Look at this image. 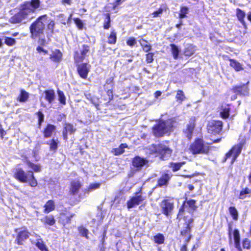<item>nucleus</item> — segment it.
<instances>
[{
  "label": "nucleus",
  "mask_w": 251,
  "mask_h": 251,
  "mask_svg": "<svg viewBox=\"0 0 251 251\" xmlns=\"http://www.w3.org/2000/svg\"><path fill=\"white\" fill-rule=\"evenodd\" d=\"M230 65L236 71H240L243 70V68L240 63L235 60L230 59Z\"/></svg>",
  "instance_id": "nucleus-27"
},
{
  "label": "nucleus",
  "mask_w": 251,
  "mask_h": 251,
  "mask_svg": "<svg viewBox=\"0 0 251 251\" xmlns=\"http://www.w3.org/2000/svg\"><path fill=\"white\" fill-rule=\"evenodd\" d=\"M187 243H186V242H185V244L181 247L180 251H187Z\"/></svg>",
  "instance_id": "nucleus-64"
},
{
  "label": "nucleus",
  "mask_w": 251,
  "mask_h": 251,
  "mask_svg": "<svg viewBox=\"0 0 251 251\" xmlns=\"http://www.w3.org/2000/svg\"><path fill=\"white\" fill-rule=\"evenodd\" d=\"M148 163V161L144 158L139 156H136L132 161L133 166L136 168L137 170L141 169L143 166L146 165Z\"/></svg>",
  "instance_id": "nucleus-15"
},
{
  "label": "nucleus",
  "mask_w": 251,
  "mask_h": 251,
  "mask_svg": "<svg viewBox=\"0 0 251 251\" xmlns=\"http://www.w3.org/2000/svg\"><path fill=\"white\" fill-rule=\"evenodd\" d=\"M191 227L189 225V224H184L183 228L181 231V235L186 237L185 241L188 243L192 237L191 235Z\"/></svg>",
  "instance_id": "nucleus-16"
},
{
  "label": "nucleus",
  "mask_w": 251,
  "mask_h": 251,
  "mask_svg": "<svg viewBox=\"0 0 251 251\" xmlns=\"http://www.w3.org/2000/svg\"><path fill=\"white\" fill-rule=\"evenodd\" d=\"M90 47L87 45H83L80 50V60L82 61L86 56V54L89 52Z\"/></svg>",
  "instance_id": "nucleus-34"
},
{
  "label": "nucleus",
  "mask_w": 251,
  "mask_h": 251,
  "mask_svg": "<svg viewBox=\"0 0 251 251\" xmlns=\"http://www.w3.org/2000/svg\"><path fill=\"white\" fill-rule=\"evenodd\" d=\"M44 212L46 213H49L50 211L53 210L55 208L54 202L52 200L48 201L45 204Z\"/></svg>",
  "instance_id": "nucleus-25"
},
{
  "label": "nucleus",
  "mask_w": 251,
  "mask_h": 251,
  "mask_svg": "<svg viewBox=\"0 0 251 251\" xmlns=\"http://www.w3.org/2000/svg\"><path fill=\"white\" fill-rule=\"evenodd\" d=\"M251 192V190L248 188H245L241 191L240 193V195L239 196V198L240 199H244L246 197L247 194H249Z\"/></svg>",
  "instance_id": "nucleus-41"
},
{
  "label": "nucleus",
  "mask_w": 251,
  "mask_h": 251,
  "mask_svg": "<svg viewBox=\"0 0 251 251\" xmlns=\"http://www.w3.org/2000/svg\"><path fill=\"white\" fill-rule=\"evenodd\" d=\"M195 118L192 117L189 121V124L187 125V128L184 131L186 133V137L190 139L192 137V134L193 132L194 128L195 126Z\"/></svg>",
  "instance_id": "nucleus-12"
},
{
  "label": "nucleus",
  "mask_w": 251,
  "mask_h": 251,
  "mask_svg": "<svg viewBox=\"0 0 251 251\" xmlns=\"http://www.w3.org/2000/svg\"><path fill=\"white\" fill-rule=\"evenodd\" d=\"M161 210L166 216L171 215L174 209V203L169 200H163L160 203Z\"/></svg>",
  "instance_id": "nucleus-9"
},
{
  "label": "nucleus",
  "mask_w": 251,
  "mask_h": 251,
  "mask_svg": "<svg viewBox=\"0 0 251 251\" xmlns=\"http://www.w3.org/2000/svg\"><path fill=\"white\" fill-rule=\"evenodd\" d=\"M236 13L238 20L244 26H245L246 23L244 21V18L246 16L245 12L239 8H237Z\"/></svg>",
  "instance_id": "nucleus-22"
},
{
  "label": "nucleus",
  "mask_w": 251,
  "mask_h": 251,
  "mask_svg": "<svg viewBox=\"0 0 251 251\" xmlns=\"http://www.w3.org/2000/svg\"><path fill=\"white\" fill-rule=\"evenodd\" d=\"M4 43L7 45L11 46L15 44L16 40L12 38L5 37L4 38Z\"/></svg>",
  "instance_id": "nucleus-47"
},
{
  "label": "nucleus",
  "mask_w": 251,
  "mask_h": 251,
  "mask_svg": "<svg viewBox=\"0 0 251 251\" xmlns=\"http://www.w3.org/2000/svg\"><path fill=\"white\" fill-rule=\"evenodd\" d=\"M37 115L38 117V125L39 126H40L42 123L43 122L44 120V115L42 111H39L37 113Z\"/></svg>",
  "instance_id": "nucleus-50"
},
{
  "label": "nucleus",
  "mask_w": 251,
  "mask_h": 251,
  "mask_svg": "<svg viewBox=\"0 0 251 251\" xmlns=\"http://www.w3.org/2000/svg\"><path fill=\"white\" fill-rule=\"evenodd\" d=\"M153 54L152 53H149L146 54V61L147 62V63H150L153 61Z\"/></svg>",
  "instance_id": "nucleus-58"
},
{
  "label": "nucleus",
  "mask_w": 251,
  "mask_h": 251,
  "mask_svg": "<svg viewBox=\"0 0 251 251\" xmlns=\"http://www.w3.org/2000/svg\"><path fill=\"white\" fill-rule=\"evenodd\" d=\"M81 186L80 182L78 180H75L71 182L70 192L73 195H76L78 193L79 189Z\"/></svg>",
  "instance_id": "nucleus-18"
},
{
  "label": "nucleus",
  "mask_w": 251,
  "mask_h": 251,
  "mask_svg": "<svg viewBox=\"0 0 251 251\" xmlns=\"http://www.w3.org/2000/svg\"><path fill=\"white\" fill-rule=\"evenodd\" d=\"M232 229L231 225H229L228 226V236L229 239V244H231L232 243V238H231V232Z\"/></svg>",
  "instance_id": "nucleus-60"
},
{
  "label": "nucleus",
  "mask_w": 251,
  "mask_h": 251,
  "mask_svg": "<svg viewBox=\"0 0 251 251\" xmlns=\"http://www.w3.org/2000/svg\"><path fill=\"white\" fill-rule=\"evenodd\" d=\"M78 231L80 234L81 236L85 237L87 239H89L88 236L89 230L83 226H80L78 227Z\"/></svg>",
  "instance_id": "nucleus-30"
},
{
  "label": "nucleus",
  "mask_w": 251,
  "mask_h": 251,
  "mask_svg": "<svg viewBox=\"0 0 251 251\" xmlns=\"http://www.w3.org/2000/svg\"><path fill=\"white\" fill-rule=\"evenodd\" d=\"M164 240V236L161 233H158L153 236V241L155 243L157 244H163Z\"/></svg>",
  "instance_id": "nucleus-28"
},
{
  "label": "nucleus",
  "mask_w": 251,
  "mask_h": 251,
  "mask_svg": "<svg viewBox=\"0 0 251 251\" xmlns=\"http://www.w3.org/2000/svg\"><path fill=\"white\" fill-rule=\"evenodd\" d=\"M223 123L220 121L212 120L208 122L207 130L211 134H219L222 130Z\"/></svg>",
  "instance_id": "nucleus-8"
},
{
  "label": "nucleus",
  "mask_w": 251,
  "mask_h": 251,
  "mask_svg": "<svg viewBox=\"0 0 251 251\" xmlns=\"http://www.w3.org/2000/svg\"><path fill=\"white\" fill-rule=\"evenodd\" d=\"M163 12V10L162 9H159L158 10L154 11L152 13V15H153V17H157L159 14H161Z\"/></svg>",
  "instance_id": "nucleus-61"
},
{
  "label": "nucleus",
  "mask_w": 251,
  "mask_h": 251,
  "mask_svg": "<svg viewBox=\"0 0 251 251\" xmlns=\"http://www.w3.org/2000/svg\"><path fill=\"white\" fill-rule=\"evenodd\" d=\"M56 21L62 24L65 25L66 24V18L63 14H59L56 16Z\"/></svg>",
  "instance_id": "nucleus-45"
},
{
  "label": "nucleus",
  "mask_w": 251,
  "mask_h": 251,
  "mask_svg": "<svg viewBox=\"0 0 251 251\" xmlns=\"http://www.w3.org/2000/svg\"><path fill=\"white\" fill-rule=\"evenodd\" d=\"M127 45L132 47L136 44V41L134 38H130L126 42Z\"/></svg>",
  "instance_id": "nucleus-57"
},
{
  "label": "nucleus",
  "mask_w": 251,
  "mask_h": 251,
  "mask_svg": "<svg viewBox=\"0 0 251 251\" xmlns=\"http://www.w3.org/2000/svg\"><path fill=\"white\" fill-rule=\"evenodd\" d=\"M84 95L86 99L89 100H90L93 97V96L90 93L88 92L85 93Z\"/></svg>",
  "instance_id": "nucleus-63"
},
{
  "label": "nucleus",
  "mask_w": 251,
  "mask_h": 251,
  "mask_svg": "<svg viewBox=\"0 0 251 251\" xmlns=\"http://www.w3.org/2000/svg\"><path fill=\"white\" fill-rule=\"evenodd\" d=\"M250 241L248 239H245L243 242V247L244 249H250Z\"/></svg>",
  "instance_id": "nucleus-56"
},
{
  "label": "nucleus",
  "mask_w": 251,
  "mask_h": 251,
  "mask_svg": "<svg viewBox=\"0 0 251 251\" xmlns=\"http://www.w3.org/2000/svg\"><path fill=\"white\" fill-rule=\"evenodd\" d=\"M190 150L193 154L207 153L209 151V147L204 144L203 140L198 138L192 143Z\"/></svg>",
  "instance_id": "nucleus-4"
},
{
  "label": "nucleus",
  "mask_w": 251,
  "mask_h": 251,
  "mask_svg": "<svg viewBox=\"0 0 251 251\" xmlns=\"http://www.w3.org/2000/svg\"><path fill=\"white\" fill-rule=\"evenodd\" d=\"M110 17L109 14H107L106 17V20L105 21L103 27L104 29H108L110 26Z\"/></svg>",
  "instance_id": "nucleus-52"
},
{
  "label": "nucleus",
  "mask_w": 251,
  "mask_h": 251,
  "mask_svg": "<svg viewBox=\"0 0 251 251\" xmlns=\"http://www.w3.org/2000/svg\"><path fill=\"white\" fill-rule=\"evenodd\" d=\"M48 16L43 15L39 16L29 27L31 38L33 39H38V43L41 45L47 44L45 39V23H47Z\"/></svg>",
  "instance_id": "nucleus-2"
},
{
  "label": "nucleus",
  "mask_w": 251,
  "mask_h": 251,
  "mask_svg": "<svg viewBox=\"0 0 251 251\" xmlns=\"http://www.w3.org/2000/svg\"><path fill=\"white\" fill-rule=\"evenodd\" d=\"M58 95V100L59 102L63 105L66 104V97L64 94V93L60 90L57 91Z\"/></svg>",
  "instance_id": "nucleus-40"
},
{
  "label": "nucleus",
  "mask_w": 251,
  "mask_h": 251,
  "mask_svg": "<svg viewBox=\"0 0 251 251\" xmlns=\"http://www.w3.org/2000/svg\"><path fill=\"white\" fill-rule=\"evenodd\" d=\"M233 235L234 241V246L235 248H239L240 244V235L239 230L235 229L233 232Z\"/></svg>",
  "instance_id": "nucleus-24"
},
{
  "label": "nucleus",
  "mask_w": 251,
  "mask_h": 251,
  "mask_svg": "<svg viewBox=\"0 0 251 251\" xmlns=\"http://www.w3.org/2000/svg\"><path fill=\"white\" fill-rule=\"evenodd\" d=\"M57 145L58 143L54 139H52L50 144V150L55 151L57 149Z\"/></svg>",
  "instance_id": "nucleus-53"
},
{
  "label": "nucleus",
  "mask_w": 251,
  "mask_h": 251,
  "mask_svg": "<svg viewBox=\"0 0 251 251\" xmlns=\"http://www.w3.org/2000/svg\"><path fill=\"white\" fill-rule=\"evenodd\" d=\"M194 47L192 45H189L185 48L184 54L185 56H190L192 55L195 52Z\"/></svg>",
  "instance_id": "nucleus-35"
},
{
  "label": "nucleus",
  "mask_w": 251,
  "mask_h": 251,
  "mask_svg": "<svg viewBox=\"0 0 251 251\" xmlns=\"http://www.w3.org/2000/svg\"><path fill=\"white\" fill-rule=\"evenodd\" d=\"M170 179V176L169 174L163 175L158 180V185L160 187L167 185Z\"/></svg>",
  "instance_id": "nucleus-20"
},
{
  "label": "nucleus",
  "mask_w": 251,
  "mask_h": 251,
  "mask_svg": "<svg viewBox=\"0 0 251 251\" xmlns=\"http://www.w3.org/2000/svg\"><path fill=\"white\" fill-rule=\"evenodd\" d=\"M116 34L114 31H112L108 38V42L110 44H114L116 42Z\"/></svg>",
  "instance_id": "nucleus-44"
},
{
  "label": "nucleus",
  "mask_w": 251,
  "mask_h": 251,
  "mask_svg": "<svg viewBox=\"0 0 251 251\" xmlns=\"http://www.w3.org/2000/svg\"><path fill=\"white\" fill-rule=\"evenodd\" d=\"M90 67V65L87 63H82L77 66V72L81 78L84 79L87 78Z\"/></svg>",
  "instance_id": "nucleus-11"
},
{
  "label": "nucleus",
  "mask_w": 251,
  "mask_h": 251,
  "mask_svg": "<svg viewBox=\"0 0 251 251\" xmlns=\"http://www.w3.org/2000/svg\"><path fill=\"white\" fill-rule=\"evenodd\" d=\"M172 128L169 121H160L153 127V133L156 137H161L170 131Z\"/></svg>",
  "instance_id": "nucleus-3"
},
{
  "label": "nucleus",
  "mask_w": 251,
  "mask_h": 251,
  "mask_svg": "<svg viewBox=\"0 0 251 251\" xmlns=\"http://www.w3.org/2000/svg\"><path fill=\"white\" fill-rule=\"evenodd\" d=\"M46 24H47V28L48 30H49L51 33H52L53 32L54 28L55 26L54 22L52 20L49 19L48 17L47 23H45V25Z\"/></svg>",
  "instance_id": "nucleus-38"
},
{
  "label": "nucleus",
  "mask_w": 251,
  "mask_h": 251,
  "mask_svg": "<svg viewBox=\"0 0 251 251\" xmlns=\"http://www.w3.org/2000/svg\"><path fill=\"white\" fill-rule=\"evenodd\" d=\"M186 204H187L192 210H195L197 208L196 206V201L193 200H190L186 201Z\"/></svg>",
  "instance_id": "nucleus-49"
},
{
  "label": "nucleus",
  "mask_w": 251,
  "mask_h": 251,
  "mask_svg": "<svg viewBox=\"0 0 251 251\" xmlns=\"http://www.w3.org/2000/svg\"><path fill=\"white\" fill-rule=\"evenodd\" d=\"M29 176H33V172L28 171L25 172L20 168H16L14 173V177L22 183H26L28 181Z\"/></svg>",
  "instance_id": "nucleus-7"
},
{
  "label": "nucleus",
  "mask_w": 251,
  "mask_h": 251,
  "mask_svg": "<svg viewBox=\"0 0 251 251\" xmlns=\"http://www.w3.org/2000/svg\"><path fill=\"white\" fill-rule=\"evenodd\" d=\"M64 130L67 133H73L75 131V128L74 127L73 125L66 124L64 127Z\"/></svg>",
  "instance_id": "nucleus-43"
},
{
  "label": "nucleus",
  "mask_w": 251,
  "mask_h": 251,
  "mask_svg": "<svg viewBox=\"0 0 251 251\" xmlns=\"http://www.w3.org/2000/svg\"><path fill=\"white\" fill-rule=\"evenodd\" d=\"M100 183H96L91 184L89 185L88 191H93L94 190L98 189L100 187Z\"/></svg>",
  "instance_id": "nucleus-55"
},
{
  "label": "nucleus",
  "mask_w": 251,
  "mask_h": 251,
  "mask_svg": "<svg viewBox=\"0 0 251 251\" xmlns=\"http://www.w3.org/2000/svg\"><path fill=\"white\" fill-rule=\"evenodd\" d=\"M249 83V82L248 81L246 85L244 84L241 86H237L234 87L232 89L233 93L236 95H241L244 96L248 95L249 93V88L246 85Z\"/></svg>",
  "instance_id": "nucleus-14"
},
{
  "label": "nucleus",
  "mask_w": 251,
  "mask_h": 251,
  "mask_svg": "<svg viewBox=\"0 0 251 251\" xmlns=\"http://www.w3.org/2000/svg\"><path fill=\"white\" fill-rule=\"evenodd\" d=\"M139 42L144 51L148 52L151 50V46L147 41L142 39L140 40Z\"/></svg>",
  "instance_id": "nucleus-29"
},
{
  "label": "nucleus",
  "mask_w": 251,
  "mask_h": 251,
  "mask_svg": "<svg viewBox=\"0 0 251 251\" xmlns=\"http://www.w3.org/2000/svg\"><path fill=\"white\" fill-rule=\"evenodd\" d=\"M221 115L224 119L228 118L229 115V108L228 107L223 108L222 111L221 112Z\"/></svg>",
  "instance_id": "nucleus-48"
},
{
  "label": "nucleus",
  "mask_w": 251,
  "mask_h": 251,
  "mask_svg": "<svg viewBox=\"0 0 251 251\" xmlns=\"http://www.w3.org/2000/svg\"><path fill=\"white\" fill-rule=\"evenodd\" d=\"M189 9L188 7L183 6L181 7L180 11L179 17L180 19H183L186 17V14L188 13Z\"/></svg>",
  "instance_id": "nucleus-39"
},
{
  "label": "nucleus",
  "mask_w": 251,
  "mask_h": 251,
  "mask_svg": "<svg viewBox=\"0 0 251 251\" xmlns=\"http://www.w3.org/2000/svg\"><path fill=\"white\" fill-rule=\"evenodd\" d=\"M176 98L177 101H180V102L183 101L185 99L184 93L181 90L177 91Z\"/></svg>",
  "instance_id": "nucleus-46"
},
{
  "label": "nucleus",
  "mask_w": 251,
  "mask_h": 251,
  "mask_svg": "<svg viewBox=\"0 0 251 251\" xmlns=\"http://www.w3.org/2000/svg\"><path fill=\"white\" fill-rule=\"evenodd\" d=\"M26 164L35 172H40L41 171V166L39 164H34L28 160L26 161Z\"/></svg>",
  "instance_id": "nucleus-26"
},
{
  "label": "nucleus",
  "mask_w": 251,
  "mask_h": 251,
  "mask_svg": "<svg viewBox=\"0 0 251 251\" xmlns=\"http://www.w3.org/2000/svg\"><path fill=\"white\" fill-rule=\"evenodd\" d=\"M55 129V126L53 125L48 124L45 129L44 134L45 138H49L51 136L52 132Z\"/></svg>",
  "instance_id": "nucleus-21"
},
{
  "label": "nucleus",
  "mask_w": 251,
  "mask_h": 251,
  "mask_svg": "<svg viewBox=\"0 0 251 251\" xmlns=\"http://www.w3.org/2000/svg\"><path fill=\"white\" fill-rule=\"evenodd\" d=\"M29 237V233L26 230H22L18 232L16 239L15 240L16 243L19 245H23L25 240L27 239Z\"/></svg>",
  "instance_id": "nucleus-13"
},
{
  "label": "nucleus",
  "mask_w": 251,
  "mask_h": 251,
  "mask_svg": "<svg viewBox=\"0 0 251 251\" xmlns=\"http://www.w3.org/2000/svg\"><path fill=\"white\" fill-rule=\"evenodd\" d=\"M172 52L173 55L174 59H176L178 58V56L179 53V50L178 47L175 44H171Z\"/></svg>",
  "instance_id": "nucleus-36"
},
{
  "label": "nucleus",
  "mask_w": 251,
  "mask_h": 251,
  "mask_svg": "<svg viewBox=\"0 0 251 251\" xmlns=\"http://www.w3.org/2000/svg\"><path fill=\"white\" fill-rule=\"evenodd\" d=\"M90 101L92 104H93L96 106V108H98V107L99 106L98 102L99 100L98 98L93 97Z\"/></svg>",
  "instance_id": "nucleus-59"
},
{
  "label": "nucleus",
  "mask_w": 251,
  "mask_h": 251,
  "mask_svg": "<svg viewBox=\"0 0 251 251\" xmlns=\"http://www.w3.org/2000/svg\"><path fill=\"white\" fill-rule=\"evenodd\" d=\"M43 222L47 225L50 226L53 225L55 223V220L54 218V217L52 215H49L45 217V218L43 220Z\"/></svg>",
  "instance_id": "nucleus-31"
},
{
  "label": "nucleus",
  "mask_w": 251,
  "mask_h": 251,
  "mask_svg": "<svg viewBox=\"0 0 251 251\" xmlns=\"http://www.w3.org/2000/svg\"><path fill=\"white\" fill-rule=\"evenodd\" d=\"M145 198L143 197L141 191L136 193L135 196L127 201V208L130 209L139 204Z\"/></svg>",
  "instance_id": "nucleus-10"
},
{
  "label": "nucleus",
  "mask_w": 251,
  "mask_h": 251,
  "mask_svg": "<svg viewBox=\"0 0 251 251\" xmlns=\"http://www.w3.org/2000/svg\"><path fill=\"white\" fill-rule=\"evenodd\" d=\"M75 24L79 29H82L83 27V24L81 20L78 18L74 19Z\"/></svg>",
  "instance_id": "nucleus-54"
},
{
  "label": "nucleus",
  "mask_w": 251,
  "mask_h": 251,
  "mask_svg": "<svg viewBox=\"0 0 251 251\" xmlns=\"http://www.w3.org/2000/svg\"><path fill=\"white\" fill-rule=\"evenodd\" d=\"M155 152L157 155L162 160L168 159L171 156L172 151L170 148L162 144L156 145L154 147Z\"/></svg>",
  "instance_id": "nucleus-6"
},
{
  "label": "nucleus",
  "mask_w": 251,
  "mask_h": 251,
  "mask_svg": "<svg viewBox=\"0 0 251 251\" xmlns=\"http://www.w3.org/2000/svg\"><path fill=\"white\" fill-rule=\"evenodd\" d=\"M40 4L39 0H31L21 6L19 12L10 17L9 22L11 24L25 23L28 19H32L31 14L34 13Z\"/></svg>",
  "instance_id": "nucleus-1"
},
{
  "label": "nucleus",
  "mask_w": 251,
  "mask_h": 251,
  "mask_svg": "<svg viewBox=\"0 0 251 251\" xmlns=\"http://www.w3.org/2000/svg\"><path fill=\"white\" fill-rule=\"evenodd\" d=\"M36 237H38V238L36 239V246L41 251H48L46 245L40 238V236L36 235Z\"/></svg>",
  "instance_id": "nucleus-23"
},
{
  "label": "nucleus",
  "mask_w": 251,
  "mask_h": 251,
  "mask_svg": "<svg viewBox=\"0 0 251 251\" xmlns=\"http://www.w3.org/2000/svg\"><path fill=\"white\" fill-rule=\"evenodd\" d=\"M36 50L38 51V52H43L45 54L48 53V51L46 50H45L42 47L40 46H38L36 48Z\"/></svg>",
  "instance_id": "nucleus-62"
},
{
  "label": "nucleus",
  "mask_w": 251,
  "mask_h": 251,
  "mask_svg": "<svg viewBox=\"0 0 251 251\" xmlns=\"http://www.w3.org/2000/svg\"><path fill=\"white\" fill-rule=\"evenodd\" d=\"M229 212L234 220H237L238 214V212L235 207H230L229 208Z\"/></svg>",
  "instance_id": "nucleus-42"
},
{
  "label": "nucleus",
  "mask_w": 251,
  "mask_h": 251,
  "mask_svg": "<svg viewBox=\"0 0 251 251\" xmlns=\"http://www.w3.org/2000/svg\"><path fill=\"white\" fill-rule=\"evenodd\" d=\"M62 56V54L61 52L58 50H55L50 54V58L53 62H59L61 60Z\"/></svg>",
  "instance_id": "nucleus-19"
},
{
  "label": "nucleus",
  "mask_w": 251,
  "mask_h": 251,
  "mask_svg": "<svg viewBox=\"0 0 251 251\" xmlns=\"http://www.w3.org/2000/svg\"><path fill=\"white\" fill-rule=\"evenodd\" d=\"M45 99L50 103L51 104L55 100V94L53 90H45L43 94Z\"/></svg>",
  "instance_id": "nucleus-17"
},
{
  "label": "nucleus",
  "mask_w": 251,
  "mask_h": 251,
  "mask_svg": "<svg viewBox=\"0 0 251 251\" xmlns=\"http://www.w3.org/2000/svg\"><path fill=\"white\" fill-rule=\"evenodd\" d=\"M27 182H29L30 186L31 187H35L37 185V182L33 174L32 177L29 176L28 181Z\"/></svg>",
  "instance_id": "nucleus-51"
},
{
  "label": "nucleus",
  "mask_w": 251,
  "mask_h": 251,
  "mask_svg": "<svg viewBox=\"0 0 251 251\" xmlns=\"http://www.w3.org/2000/svg\"><path fill=\"white\" fill-rule=\"evenodd\" d=\"M28 98V93L25 90H21V94L18 98L20 102H25Z\"/></svg>",
  "instance_id": "nucleus-37"
},
{
  "label": "nucleus",
  "mask_w": 251,
  "mask_h": 251,
  "mask_svg": "<svg viewBox=\"0 0 251 251\" xmlns=\"http://www.w3.org/2000/svg\"><path fill=\"white\" fill-rule=\"evenodd\" d=\"M185 163L184 162L178 163L171 162L170 163L169 167L172 168L173 171L176 172L179 170L181 167Z\"/></svg>",
  "instance_id": "nucleus-32"
},
{
  "label": "nucleus",
  "mask_w": 251,
  "mask_h": 251,
  "mask_svg": "<svg viewBox=\"0 0 251 251\" xmlns=\"http://www.w3.org/2000/svg\"><path fill=\"white\" fill-rule=\"evenodd\" d=\"M127 146L126 144H122L118 148L114 150V153L116 155L122 154L124 152V149L127 148Z\"/></svg>",
  "instance_id": "nucleus-33"
},
{
  "label": "nucleus",
  "mask_w": 251,
  "mask_h": 251,
  "mask_svg": "<svg viewBox=\"0 0 251 251\" xmlns=\"http://www.w3.org/2000/svg\"><path fill=\"white\" fill-rule=\"evenodd\" d=\"M244 146V143L240 142L234 146L225 155V157L223 159V162H226V160L232 157L231 161V164L232 165L234 162L236 160L237 157L239 156Z\"/></svg>",
  "instance_id": "nucleus-5"
}]
</instances>
